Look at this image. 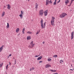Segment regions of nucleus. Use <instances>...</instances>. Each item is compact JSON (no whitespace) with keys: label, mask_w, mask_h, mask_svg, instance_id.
Returning a JSON list of instances; mask_svg holds the SVG:
<instances>
[{"label":"nucleus","mask_w":74,"mask_h":74,"mask_svg":"<svg viewBox=\"0 0 74 74\" xmlns=\"http://www.w3.org/2000/svg\"><path fill=\"white\" fill-rule=\"evenodd\" d=\"M60 63H62V62H63V60H61L60 61Z\"/></svg>","instance_id":"c85d7f7f"},{"label":"nucleus","mask_w":74,"mask_h":74,"mask_svg":"<svg viewBox=\"0 0 74 74\" xmlns=\"http://www.w3.org/2000/svg\"><path fill=\"white\" fill-rule=\"evenodd\" d=\"M52 18H51V24L52 26H53L54 25V20L55 19V18L54 17L52 16Z\"/></svg>","instance_id":"7ed1b4c3"},{"label":"nucleus","mask_w":74,"mask_h":74,"mask_svg":"<svg viewBox=\"0 0 74 74\" xmlns=\"http://www.w3.org/2000/svg\"><path fill=\"white\" fill-rule=\"evenodd\" d=\"M40 56V54L38 56L36 55L35 56V58H36V57H38V56Z\"/></svg>","instance_id":"c756f323"},{"label":"nucleus","mask_w":74,"mask_h":74,"mask_svg":"<svg viewBox=\"0 0 74 74\" xmlns=\"http://www.w3.org/2000/svg\"><path fill=\"white\" fill-rule=\"evenodd\" d=\"M25 30V28H23L22 30V32H23V34H24L25 33V32H24Z\"/></svg>","instance_id":"6ab92c4d"},{"label":"nucleus","mask_w":74,"mask_h":74,"mask_svg":"<svg viewBox=\"0 0 74 74\" xmlns=\"http://www.w3.org/2000/svg\"><path fill=\"white\" fill-rule=\"evenodd\" d=\"M0 62V68H1L3 67V63L2 62L1 64Z\"/></svg>","instance_id":"dca6fc26"},{"label":"nucleus","mask_w":74,"mask_h":74,"mask_svg":"<svg viewBox=\"0 0 74 74\" xmlns=\"http://www.w3.org/2000/svg\"><path fill=\"white\" fill-rule=\"evenodd\" d=\"M28 0V1H30V0Z\"/></svg>","instance_id":"a18cd8bd"},{"label":"nucleus","mask_w":74,"mask_h":74,"mask_svg":"<svg viewBox=\"0 0 74 74\" xmlns=\"http://www.w3.org/2000/svg\"><path fill=\"white\" fill-rule=\"evenodd\" d=\"M31 39V37L30 36H28L27 37V40H29Z\"/></svg>","instance_id":"ddd939ff"},{"label":"nucleus","mask_w":74,"mask_h":74,"mask_svg":"<svg viewBox=\"0 0 74 74\" xmlns=\"http://www.w3.org/2000/svg\"><path fill=\"white\" fill-rule=\"evenodd\" d=\"M41 29H45V23L43 24V20L42 19L40 21Z\"/></svg>","instance_id":"f257e3e1"},{"label":"nucleus","mask_w":74,"mask_h":74,"mask_svg":"<svg viewBox=\"0 0 74 74\" xmlns=\"http://www.w3.org/2000/svg\"><path fill=\"white\" fill-rule=\"evenodd\" d=\"M60 0H59V1L58 2H58H60Z\"/></svg>","instance_id":"79ce46f5"},{"label":"nucleus","mask_w":74,"mask_h":74,"mask_svg":"<svg viewBox=\"0 0 74 74\" xmlns=\"http://www.w3.org/2000/svg\"><path fill=\"white\" fill-rule=\"evenodd\" d=\"M30 71H32V69H30Z\"/></svg>","instance_id":"37998d69"},{"label":"nucleus","mask_w":74,"mask_h":74,"mask_svg":"<svg viewBox=\"0 0 74 74\" xmlns=\"http://www.w3.org/2000/svg\"><path fill=\"white\" fill-rule=\"evenodd\" d=\"M44 13L45 16H47V15H48V10H46L44 12Z\"/></svg>","instance_id":"0eeeda50"},{"label":"nucleus","mask_w":74,"mask_h":74,"mask_svg":"<svg viewBox=\"0 0 74 74\" xmlns=\"http://www.w3.org/2000/svg\"><path fill=\"white\" fill-rule=\"evenodd\" d=\"M8 58H9V57H8Z\"/></svg>","instance_id":"8fccbe9b"},{"label":"nucleus","mask_w":74,"mask_h":74,"mask_svg":"<svg viewBox=\"0 0 74 74\" xmlns=\"http://www.w3.org/2000/svg\"><path fill=\"white\" fill-rule=\"evenodd\" d=\"M10 27V25H9V23H7V26H6L7 28V29H9V27Z\"/></svg>","instance_id":"2eb2a0df"},{"label":"nucleus","mask_w":74,"mask_h":74,"mask_svg":"<svg viewBox=\"0 0 74 74\" xmlns=\"http://www.w3.org/2000/svg\"><path fill=\"white\" fill-rule=\"evenodd\" d=\"M42 58V56H40L37 58V60H40V59H41Z\"/></svg>","instance_id":"4468645a"},{"label":"nucleus","mask_w":74,"mask_h":74,"mask_svg":"<svg viewBox=\"0 0 74 74\" xmlns=\"http://www.w3.org/2000/svg\"><path fill=\"white\" fill-rule=\"evenodd\" d=\"M53 74H58V73H54Z\"/></svg>","instance_id":"58836bf2"},{"label":"nucleus","mask_w":74,"mask_h":74,"mask_svg":"<svg viewBox=\"0 0 74 74\" xmlns=\"http://www.w3.org/2000/svg\"><path fill=\"white\" fill-rule=\"evenodd\" d=\"M8 64L6 66L5 69L6 70H7L8 69Z\"/></svg>","instance_id":"a878e982"},{"label":"nucleus","mask_w":74,"mask_h":74,"mask_svg":"<svg viewBox=\"0 0 74 74\" xmlns=\"http://www.w3.org/2000/svg\"><path fill=\"white\" fill-rule=\"evenodd\" d=\"M42 61H40L39 62V63H42Z\"/></svg>","instance_id":"7c9ffc66"},{"label":"nucleus","mask_w":74,"mask_h":74,"mask_svg":"<svg viewBox=\"0 0 74 74\" xmlns=\"http://www.w3.org/2000/svg\"><path fill=\"white\" fill-rule=\"evenodd\" d=\"M9 56H11V54H10L9 55Z\"/></svg>","instance_id":"72a5a7b5"},{"label":"nucleus","mask_w":74,"mask_h":74,"mask_svg":"<svg viewBox=\"0 0 74 74\" xmlns=\"http://www.w3.org/2000/svg\"><path fill=\"white\" fill-rule=\"evenodd\" d=\"M49 3H52V1H49Z\"/></svg>","instance_id":"4c0bfd02"},{"label":"nucleus","mask_w":74,"mask_h":74,"mask_svg":"<svg viewBox=\"0 0 74 74\" xmlns=\"http://www.w3.org/2000/svg\"><path fill=\"white\" fill-rule=\"evenodd\" d=\"M66 15H67V14L65 13H63L60 15V17L61 18H64Z\"/></svg>","instance_id":"39448f33"},{"label":"nucleus","mask_w":74,"mask_h":74,"mask_svg":"<svg viewBox=\"0 0 74 74\" xmlns=\"http://www.w3.org/2000/svg\"><path fill=\"white\" fill-rule=\"evenodd\" d=\"M7 6H8L7 7V8L8 10H10V8H11V7L10 6V5L9 4H8L7 5Z\"/></svg>","instance_id":"9b49d317"},{"label":"nucleus","mask_w":74,"mask_h":74,"mask_svg":"<svg viewBox=\"0 0 74 74\" xmlns=\"http://www.w3.org/2000/svg\"><path fill=\"white\" fill-rule=\"evenodd\" d=\"M14 62H15L14 64H16V61L15 60V61Z\"/></svg>","instance_id":"c9c22d12"},{"label":"nucleus","mask_w":74,"mask_h":74,"mask_svg":"<svg viewBox=\"0 0 74 74\" xmlns=\"http://www.w3.org/2000/svg\"><path fill=\"white\" fill-rule=\"evenodd\" d=\"M5 6H4V8H5Z\"/></svg>","instance_id":"a19ab883"},{"label":"nucleus","mask_w":74,"mask_h":74,"mask_svg":"<svg viewBox=\"0 0 74 74\" xmlns=\"http://www.w3.org/2000/svg\"><path fill=\"white\" fill-rule=\"evenodd\" d=\"M19 28H18L16 30V33H18L19 32Z\"/></svg>","instance_id":"f3484780"},{"label":"nucleus","mask_w":74,"mask_h":74,"mask_svg":"<svg viewBox=\"0 0 74 74\" xmlns=\"http://www.w3.org/2000/svg\"><path fill=\"white\" fill-rule=\"evenodd\" d=\"M74 32H72L71 34V39H73V38H74Z\"/></svg>","instance_id":"6e6552de"},{"label":"nucleus","mask_w":74,"mask_h":74,"mask_svg":"<svg viewBox=\"0 0 74 74\" xmlns=\"http://www.w3.org/2000/svg\"><path fill=\"white\" fill-rule=\"evenodd\" d=\"M10 64H11V62H9V66H10Z\"/></svg>","instance_id":"e433bc0d"},{"label":"nucleus","mask_w":74,"mask_h":74,"mask_svg":"<svg viewBox=\"0 0 74 74\" xmlns=\"http://www.w3.org/2000/svg\"><path fill=\"white\" fill-rule=\"evenodd\" d=\"M27 34H32V32H30V31H28L27 32Z\"/></svg>","instance_id":"412c9836"},{"label":"nucleus","mask_w":74,"mask_h":74,"mask_svg":"<svg viewBox=\"0 0 74 74\" xmlns=\"http://www.w3.org/2000/svg\"><path fill=\"white\" fill-rule=\"evenodd\" d=\"M23 11H21V14L19 15V16L22 19L23 17Z\"/></svg>","instance_id":"423d86ee"},{"label":"nucleus","mask_w":74,"mask_h":74,"mask_svg":"<svg viewBox=\"0 0 74 74\" xmlns=\"http://www.w3.org/2000/svg\"><path fill=\"white\" fill-rule=\"evenodd\" d=\"M44 43H45V42H42V43L43 44H44Z\"/></svg>","instance_id":"ea45409f"},{"label":"nucleus","mask_w":74,"mask_h":74,"mask_svg":"<svg viewBox=\"0 0 74 74\" xmlns=\"http://www.w3.org/2000/svg\"><path fill=\"white\" fill-rule=\"evenodd\" d=\"M17 36H19V35L18 34V35H17Z\"/></svg>","instance_id":"de8ad7c7"},{"label":"nucleus","mask_w":74,"mask_h":74,"mask_svg":"<svg viewBox=\"0 0 74 74\" xmlns=\"http://www.w3.org/2000/svg\"><path fill=\"white\" fill-rule=\"evenodd\" d=\"M32 70H34V68H32Z\"/></svg>","instance_id":"f704fd0d"},{"label":"nucleus","mask_w":74,"mask_h":74,"mask_svg":"<svg viewBox=\"0 0 74 74\" xmlns=\"http://www.w3.org/2000/svg\"><path fill=\"white\" fill-rule=\"evenodd\" d=\"M57 56H57V55H54L53 56V57H54V58H56Z\"/></svg>","instance_id":"cd10ccee"},{"label":"nucleus","mask_w":74,"mask_h":74,"mask_svg":"<svg viewBox=\"0 0 74 74\" xmlns=\"http://www.w3.org/2000/svg\"><path fill=\"white\" fill-rule=\"evenodd\" d=\"M50 71H51V72H56V70H51Z\"/></svg>","instance_id":"b1692460"},{"label":"nucleus","mask_w":74,"mask_h":74,"mask_svg":"<svg viewBox=\"0 0 74 74\" xmlns=\"http://www.w3.org/2000/svg\"><path fill=\"white\" fill-rule=\"evenodd\" d=\"M34 45H35V44L33 43V41H32L30 43V45L29 46V48H32L34 47Z\"/></svg>","instance_id":"f03ea898"},{"label":"nucleus","mask_w":74,"mask_h":74,"mask_svg":"<svg viewBox=\"0 0 74 74\" xmlns=\"http://www.w3.org/2000/svg\"><path fill=\"white\" fill-rule=\"evenodd\" d=\"M47 60L48 61H49V62H50V61H51L52 59L51 58H48L47 59Z\"/></svg>","instance_id":"393cba45"},{"label":"nucleus","mask_w":74,"mask_h":74,"mask_svg":"<svg viewBox=\"0 0 74 74\" xmlns=\"http://www.w3.org/2000/svg\"><path fill=\"white\" fill-rule=\"evenodd\" d=\"M40 30H39V31H38L36 33V34H39V33H40Z\"/></svg>","instance_id":"bb28decb"},{"label":"nucleus","mask_w":74,"mask_h":74,"mask_svg":"<svg viewBox=\"0 0 74 74\" xmlns=\"http://www.w3.org/2000/svg\"><path fill=\"white\" fill-rule=\"evenodd\" d=\"M71 66H72V64H71Z\"/></svg>","instance_id":"09e8293b"},{"label":"nucleus","mask_w":74,"mask_h":74,"mask_svg":"<svg viewBox=\"0 0 74 74\" xmlns=\"http://www.w3.org/2000/svg\"><path fill=\"white\" fill-rule=\"evenodd\" d=\"M44 14V10H40L39 11V16H42Z\"/></svg>","instance_id":"20e7f679"},{"label":"nucleus","mask_w":74,"mask_h":74,"mask_svg":"<svg viewBox=\"0 0 74 74\" xmlns=\"http://www.w3.org/2000/svg\"><path fill=\"white\" fill-rule=\"evenodd\" d=\"M69 70H71V71H73V70H74V68H73V69H70Z\"/></svg>","instance_id":"2f4dec72"},{"label":"nucleus","mask_w":74,"mask_h":74,"mask_svg":"<svg viewBox=\"0 0 74 74\" xmlns=\"http://www.w3.org/2000/svg\"><path fill=\"white\" fill-rule=\"evenodd\" d=\"M13 59H14V58H13Z\"/></svg>","instance_id":"3c124183"},{"label":"nucleus","mask_w":74,"mask_h":74,"mask_svg":"<svg viewBox=\"0 0 74 74\" xmlns=\"http://www.w3.org/2000/svg\"><path fill=\"white\" fill-rule=\"evenodd\" d=\"M4 15H5V12H3L1 16H4Z\"/></svg>","instance_id":"4be33fe9"},{"label":"nucleus","mask_w":74,"mask_h":74,"mask_svg":"<svg viewBox=\"0 0 74 74\" xmlns=\"http://www.w3.org/2000/svg\"><path fill=\"white\" fill-rule=\"evenodd\" d=\"M53 5H56V0H55L53 4Z\"/></svg>","instance_id":"5701e85b"},{"label":"nucleus","mask_w":74,"mask_h":74,"mask_svg":"<svg viewBox=\"0 0 74 74\" xmlns=\"http://www.w3.org/2000/svg\"><path fill=\"white\" fill-rule=\"evenodd\" d=\"M49 4V0H46V5H47Z\"/></svg>","instance_id":"a211bd4d"},{"label":"nucleus","mask_w":74,"mask_h":74,"mask_svg":"<svg viewBox=\"0 0 74 74\" xmlns=\"http://www.w3.org/2000/svg\"><path fill=\"white\" fill-rule=\"evenodd\" d=\"M38 5L37 3H36L35 8L37 9L38 8Z\"/></svg>","instance_id":"aec40b11"},{"label":"nucleus","mask_w":74,"mask_h":74,"mask_svg":"<svg viewBox=\"0 0 74 74\" xmlns=\"http://www.w3.org/2000/svg\"><path fill=\"white\" fill-rule=\"evenodd\" d=\"M73 1H71V4H72V3H73Z\"/></svg>","instance_id":"473e14b6"},{"label":"nucleus","mask_w":74,"mask_h":74,"mask_svg":"<svg viewBox=\"0 0 74 74\" xmlns=\"http://www.w3.org/2000/svg\"><path fill=\"white\" fill-rule=\"evenodd\" d=\"M4 47V45H2L1 47L0 48V52H1V51L3 50V47Z\"/></svg>","instance_id":"9d476101"},{"label":"nucleus","mask_w":74,"mask_h":74,"mask_svg":"<svg viewBox=\"0 0 74 74\" xmlns=\"http://www.w3.org/2000/svg\"><path fill=\"white\" fill-rule=\"evenodd\" d=\"M74 0H71V1H74Z\"/></svg>","instance_id":"c03bdc74"},{"label":"nucleus","mask_w":74,"mask_h":74,"mask_svg":"<svg viewBox=\"0 0 74 74\" xmlns=\"http://www.w3.org/2000/svg\"><path fill=\"white\" fill-rule=\"evenodd\" d=\"M14 60H15V61H16V59H15Z\"/></svg>","instance_id":"49530a36"},{"label":"nucleus","mask_w":74,"mask_h":74,"mask_svg":"<svg viewBox=\"0 0 74 74\" xmlns=\"http://www.w3.org/2000/svg\"><path fill=\"white\" fill-rule=\"evenodd\" d=\"M51 65H49V64H46V66H45V68H48V67H51Z\"/></svg>","instance_id":"1a4fd4ad"},{"label":"nucleus","mask_w":74,"mask_h":74,"mask_svg":"<svg viewBox=\"0 0 74 74\" xmlns=\"http://www.w3.org/2000/svg\"><path fill=\"white\" fill-rule=\"evenodd\" d=\"M69 3V0H66L65 1V3L66 5H67L68 3Z\"/></svg>","instance_id":"f8f14e48"}]
</instances>
